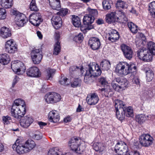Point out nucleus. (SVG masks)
<instances>
[{"instance_id":"a18cd8bd","label":"nucleus","mask_w":155,"mask_h":155,"mask_svg":"<svg viewBox=\"0 0 155 155\" xmlns=\"http://www.w3.org/2000/svg\"><path fill=\"white\" fill-rule=\"evenodd\" d=\"M147 47L148 50L155 55V43L152 41L149 42L147 44Z\"/></svg>"},{"instance_id":"9b49d317","label":"nucleus","mask_w":155,"mask_h":155,"mask_svg":"<svg viewBox=\"0 0 155 155\" xmlns=\"http://www.w3.org/2000/svg\"><path fill=\"white\" fill-rule=\"evenodd\" d=\"M11 68L14 72L18 74H22L26 69L24 64L20 61L12 62Z\"/></svg>"},{"instance_id":"4c0bfd02","label":"nucleus","mask_w":155,"mask_h":155,"mask_svg":"<svg viewBox=\"0 0 155 155\" xmlns=\"http://www.w3.org/2000/svg\"><path fill=\"white\" fill-rule=\"evenodd\" d=\"M72 21L74 25L76 27H80L81 25L80 18L78 16L75 15H72Z\"/></svg>"},{"instance_id":"4468645a","label":"nucleus","mask_w":155,"mask_h":155,"mask_svg":"<svg viewBox=\"0 0 155 155\" xmlns=\"http://www.w3.org/2000/svg\"><path fill=\"white\" fill-rule=\"evenodd\" d=\"M121 49L125 58L127 59L131 60L134 54V52L131 48L124 44L122 45Z\"/></svg>"},{"instance_id":"9d476101","label":"nucleus","mask_w":155,"mask_h":155,"mask_svg":"<svg viewBox=\"0 0 155 155\" xmlns=\"http://www.w3.org/2000/svg\"><path fill=\"white\" fill-rule=\"evenodd\" d=\"M45 98L48 104H53L59 101L61 99L59 94L55 93H49L45 95Z\"/></svg>"},{"instance_id":"6e6552de","label":"nucleus","mask_w":155,"mask_h":155,"mask_svg":"<svg viewBox=\"0 0 155 155\" xmlns=\"http://www.w3.org/2000/svg\"><path fill=\"white\" fill-rule=\"evenodd\" d=\"M41 50L39 49L33 48L31 51V56L33 63L35 64H39L42 59Z\"/></svg>"},{"instance_id":"13d9d810","label":"nucleus","mask_w":155,"mask_h":155,"mask_svg":"<svg viewBox=\"0 0 155 155\" xmlns=\"http://www.w3.org/2000/svg\"><path fill=\"white\" fill-rule=\"evenodd\" d=\"M2 120L3 123L5 124H8L10 123V120H11V118L8 116H3Z\"/></svg>"},{"instance_id":"2eb2a0df","label":"nucleus","mask_w":155,"mask_h":155,"mask_svg":"<svg viewBox=\"0 0 155 155\" xmlns=\"http://www.w3.org/2000/svg\"><path fill=\"white\" fill-rule=\"evenodd\" d=\"M88 44L91 48L93 50L99 49L101 45L100 39L97 38L93 37L90 38Z\"/></svg>"},{"instance_id":"39448f33","label":"nucleus","mask_w":155,"mask_h":155,"mask_svg":"<svg viewBox=\"0 0 155 155\" xmlns=\"http://www.w3.org/2000/svg\"><path fill=\"white\" fill-rule=\"evenodd\" d=\"M128 81L124 78H116L111 83L113 89L117 91H120L122 88L126 87L128 85Z\"/></svg>"},{"instance_id":"f257e3e1","label":"nucleus","mask_w":155,"mask_h":155,"mask_svg":"<svg viewBox=\"0 0 155 155\" xmlns=\"http://www.w3.org/2000/svg\"><path fill=\"white\" fill-rule=\"evenodd\" d=\"M26 109L24 101L21 99L15 100L12 107L11 113L15 118L20 119L25 113Z\"/></svg>"},{"instance_id":"412c9836","label":"nucleus","mask_w":155,"mask_h":155,"mask_svg":"<svg viewBox=\"0 0 155 155\" xmlns=\"http://www.w3.org/2000/svg\"><path fill=\"white\" fill-rule=\"evenodd\" d=\"M51 22L53 26L56 29H58L62 25L61 19L60 17L58 15L53 16L51 19Z\"/></svg>"},{"instance_id":"f03ea898","label":"nucleus","mask_w":155,"mask_h":155,"mask_svg":"<svg viewBox=\"0 0 155 155\" xmlns=\"http://www.w3.org/2000/svg\"><path fill=\"white\" fill-rule=\"evenodd\" d=\"M30 8L32 11L36 12L38 11V8L36 6L35 0H32L30 4ZM29 21L34 25L38 26L42 21L43 19L41 14L35 12L29 16Z\"/></svg>"},{"instance_id":"423d86ee","label":"nucleus","mask_w":155,"mask_h":155,"mask_svg":"<svg viewBox=\"0 0 155 155\" xmlns=\"http://www.w3.org/2000/svg\"><path fill=\"white\" fill-rule=\"evenodd\" d=\"M137 56L144 61L150 62L152 61L154 54L149 51L148 49L143 48L137 51Z\"/></svg>"},{"instance_id":"774afa93","label":"nucleus","mask_w":155,"mask_h":155,"mask_svg":"<svg viewBox=\"0 0 155 155\" xmlns=\"http://www.w3.org/2000/svg\"><path fill=\"white\" fill-rule=\"evenodd\" d=\"M71 120V118L70 117L68 116L65 117L64 120V121L65 123H67L70 122Z\"/></svg>"},{"instance_id":"f704fd0d","label":"nucleus","mask_w":155,"mask_h":155,"mask_svg":"<svg viewBox=\"0 0 155 155\" xmlns=\"http://www.w3.org/2000/svg\"><path fill=\"white\" fill-rule=\"evenodd\" d=\"M12 1L13 0H1V5L5 8H9L12 6Z\"/></svg>"},{"instance_id":"393cba45","label":"nucleus","mask_w":155,"mask_h":155,"mask_svg":"<svg viewBox=\"0 0 155 155\" xmlns=\"http://www.w3.org/2000/svg\"><path fill=\"white\" fill-rule=\"evenodd\" d=\"M48 117L49 120L53 123H56L59 120V116L56 111H51L49 113Z\"/></svg>"},{"instance_id":"f8f14e48","label":"nucleus","mask_w":155,"mask_h":155,"mask_svg":"<svg viewBox=\"0 0 155 155\" xmlns=\"http://www.w3.org/2000/svg\"><path fill=\"white\" fill-rule=\"evenodd\" d=\"M6 52L11 54L14 53L17 51V45L13 40L7 41L5 45Z\"/></svg>"},{"instance_id":"cd10ccee","label":"nucleus","mask_w":155,"mask_h":155,"mask_svg":"<svg viewBox=\"0 0 155 155\" xmlns=\"http://www.w3.org/2000/svg\"><path fill=\"white\" fill-rule=\"evenodd\" d=\"M50 5L52 8L55 10H59L61 9L60 0H48Z\"/></svg>"},{"instance_id":"864d4df0","label":"nucleus","mask_w":155,"mask_h":155,"mask_svg":"<svg viewBox=\"0 0 155 155\" xmlns=\"http://www.w3.org/2000/svg\"><path fill=\"white\" fill-rule=\"evenodd\" d=\"M6 16V10L3 8H0V19H4Z\"/></svg>"},{"instance_id":"49530a36","label":"nucleus","mask_w":155,"mask_h":155,"mask_svg":"<svg viewBox=\"0 0 155 155\" xmlns=\"http://www.w3.org/2000/svg\"><path fill=\"white\" fill-rule=\"evenodd\" d=\"M60 43L58 41H57L54 45L53 54L55 55H57L61 51V46Z\"/></svg>"},{"instance_id":"58836bf2","label":"nucleus","mask_w":155,"mask_h":155,"mask_svg":"<svg viewBox=\"0 0 155 155\" xmlns=\"http://www.w3.org/2000/svg\"><path fill=\"white\" fill-rule=\"evenodd\" d=\"M93 147L96 151H99L100 152H102L104 150V146L101 143L96 142L94 143Z\"/></svg>"},{"instance_id":"dca6fc26","label":"nucleus","mask_w":155,"mask_h":155,"mask_svg":"<svg viewBox=\"0 0 155 155\" xmlns=\"http://www.w3.org/2000/svg\"><path fill=\"white\" fill-rule=\"evenodd\" d=\"M12 147L19 154H23L28 153L24 144L19 143L18 140H17L13 145Z\"/></svg>"},{"instance_id":"052dcab7","label":"nucleus","mask_w":155,"mask_h":155,"mask_svg":"<svg viewBox=\"0 0 155 155\" xmlns=\"http://www.w3.org/2000/svg\"><path fill=\"white\" fill-rule=\"evenodd\" d=\"M84 146L83 147L82 146L78 145V147L77 148V149L75 150V151L77 153L81 154L84 150Z\"/></svg>"},{"instance_id":"20e7f679","label":"nucleus","mask_w":155,"mask_h":155,"mask_svg":"<svg viewBox=\"0 0 155 155\" xmlns=\"http://www.w3.org/2000/svg\"><path fill=\"white\" fill-rule=\"evenodd\" d=\"M88 67V70L86 71L84 78V81L86 83L91 81L92 76H97L100 75L101 73V70L97 64L90 63Z\"/></svg>"},{"instance_id":"e433bc0d","label":"nucleus","mask_w":155,"mask_h":155,"mask_svg":"<svg viewBox=\"0 0 155 155\" xmlns=\"http://www.w3.org/2000/svg\"><path fill=\"white\" fill-rule=\"evenodd\" d=\"M118 17H117L118 20L122 23H125L128 21V18L126 17L124 14L121 11H119L117 13Z\"/></svg>"},{"instance_id":"c03bdc74","label":"nucleus","mask_w":155,"mask_h":155,"mask_svg":"<svg viewBox=\"0 0 155 155\" xmlns=\"http://www.w3.org/2000/svg\"><path fill=\"white\" fill-rule=\"evenodd\" d=\"M128 26L131 32L133 33H136L138 31V27L132 22L128 23Z\"/></svg>"},{"instance_id":"69168bd1","label":"nucleus","mask_w":155,"mask_h":155,"mask_svg":"<svg viewBox=\"0 0 155 155\" xmlns=\"http://www.w3.org/2000/svg\"><path fill=\"white\" fill-rule=\"evenodd\" d=\"M38 124L39 125L40 128L41 129L43 128L44 126H45L47 124L46 123L41 121H38Z\"/></svg>"},{"instance_id":"09e8293b","label":"nucleus","mask_w":155,"mask_h":155,"mask_svg":"<svg viewBox=\"0 0 155 155\" xmlns=\"http://www.w3.org/2000/svg\"><path fill=\"white\" fill-rule=\"evenodd\" d=\"M81 81L79 78H75L73 81L71 83V85L73 87L80 86L81 84Z\"/></svg>"},{"instance_id":"473e14b6","label":"nucleus","mask_w":155,"mask_h":155,"mask_svg":"<svg viewBox=\"0 0 155 155\" xmlns=\"http://www.w3.org/2000/svg\"><path fill=\"white\" fill-rule=\"evenodd\" d=\"M94 18L93 17L89 15H85L84 16L83 23L84 25H91L93 22Z\"/></svg>"},{"instance_id":"5fc2aeb1","label":"nucleus","mask_w":155,"mask_h":155,"mask_svg":"<svg viewBox=\"0 0 155 155\" xmlns=\"http://www.w3.org/2000/svg\"><path fill=\"white\" fill-rule=\"evenodd\" d=\"M101 85L104 86L107 85L108 83L106 80V78L104 77H100L98 79Z\"/></svg>"},{"instance_id":"b1692460","label":"nucleus","mask_w":155,"mask_h":155,"mask_svg":"<svg viewBox=\"0 0 155 155\" xmlns=\"http://www.w3.org/2000/svg\"><path fill=\"white\" fill-rule=\"evenodd\" d=\"M109 37L108 39L112 42L116 41L120 38L119 33L116 30H112L109 33Z\"/></svg>"},{"instance_id":"0eeeda50","label":"nucleus","mask_w":155,"mask_h":155,"mask_svg":"<svg viewBox=\"0 0 155 155\" xmlns=\"http://www.w3.org/2000/svg\"><path fill=\"white\" fill-rule=\"evenodd\" d=\"M13 13L15 16L14 19L15 23L19 27L24 26L27 21L25 15L16 11H14Z\"/></svg>"},{"instance_id":"7c9ffc66","label":"nucleus","mask_w":155,"mask_h":155,"mask_svg":"<svg viewBox=\"0 0 155 155\" xmlns=\"http://www.w3.org/2000/svg\"><path fill=\"white\" fill-rule=\"evenodd\" d=\"M110 67V62L108 61L104 60L101 63L100 68H101L102 70L108 71ZM101 70V69H100Z\"/></svg>"},{"instance_id":"3c124183","label":"nucleus","mask_w":155,"mask_h":155,"mask_svg":"<svg viewBox=\"0 0 155 155\" xmlns=\"http://www.w3.org/2000/svg\"><path fill=\"white\" fill-rule=\"evenodd\" d=\"M125 116L127 117H132L133 116V111L131 107H126Z\"/></svg>"},{"instance_id":"e2e57ef3","label":"nucleus","mask_w":155,"mask_h":155,"mask_svg":"<svg viewBox=\"0 0 155 155\" xmlns=\"http://www.w3.org/2000/svg\"><path fill=\"white\" fill-rule=\"evenodd\" d=\"M132 81L133 83L137 85L139 84L140 83L139 79L137 77H134Z\"/></svg>"},{"instance_id":"aec40b11","label":"nucleus","mask_w":155,"mask_h":155,"mask_svg":"<svg viewBox=\"0 0 155 155\" xmlns=\"http://www.w3.org/2000/svg\"><path fill=\"white\" fill-rule=\"evenodd\" d=\"M98 96L95 93H91L88 95L86 98L88 104L90 105H95L98 102Z\"/></svg>"},{"instance_id":"bb28decb","label":"nucleus","mask_w":155,"mask_h":155,"mask_svg":"<svg viewBox=\"0 0 155 155\" xmlns=\"http://www.w3.org/2000/svg\"><path fill=\"white\" fill-rule=\"evenodd\" d=\"M146 74L147 81L148 82L152 80L154 77V73L152 70L148 68H146L144 69Z\"/></svg>"},{"instance_id":"ea45409f","label":"nucleus","mask_w":155,"mask_h":155,"mask_svg":"<svg viewBox=\"0 0 155 155\" xmlns=\"http://www.w3.org/2000/svg\"><path fill=\"white\" fill-rule=\"evenodd\" d=\"M55 70L54 69L48 68L46 70V78L47 80H51L54 75Z\"/></svg>"},{"instance_id":"bf43d9fd","label":"nucleus","mask_w":155,"mask_h":155,"mask_svg":"<svg viewBox=\"0 0 155 155\" xmlns=\"http://www.w3.org/2000/svg\"><path fill=\"white\" fill-rule=\"evenodd\" d=\"M68 10L67 8H62L58 14L62 16H64L67 14L68 12Z\"/></svg>"},{"instance_id":"c9c22d12","label":"nucleus","mask_w":155,"mask_h":155,"mask_svg":"<svg viewBox=\"0 0 155 155\" xmlns=\"http://www.w3.org/2000/svg\"><path fill=\"white\" fill-rule=\"evenodd\" d=\"M115 12H112L106 15V20L107 23H111L115 21Z\"/></svg>"},{"instance_id":"c85d7f7f","label":"nucleus","mask_w":155,"mask_h":155,"mask_svg":"<svg viewBox=\"0 0 155 155\" xmlns=\"http://www.w3.org/2000/svg\"><path fill=\"white\" fill-rule=\"evenodd\" d=\"M115 107V110L126 109V105L122 101L117 99L115 101L114 103Z\"/></svg>"},{"instance_id":"4be33fe9","label":"nucleus","mask_w":155,"mask_h":155,"mask_svg":"<svg viewBox=\"0 0 155 155\" xmlns=\"http://www.w3.org/2000/svg\"><path fill=\"white\" fill-rule=\"evenodd\" d=\"M79 138L77 137L72 138H71L69 142V146L71 149L73 151H75L77 149V148L78 147Z\"/></svg>"},{"instance_id":"0e129e2a","label":"nucleus","mask_w":155,"mask_h":155,"mask_svg":"<svg viewBox=\"0 0 155 155\" xmlns=\"http://www.w3.org/2000/svg\"><path fill=\"white\" fill-rule=\"evenodd\" d=\"M19 80V78L17 76H16L13 80V82L12 83V87H14L15 85L17 83L18 81Z\"/></svg>"},{"instance_id":"a211bd4d","label":"nucleus","mask_w":155,"mask_h":155,"mask_svg":"<svg viewBox=\"0 0 155 155\" xmlns=\"http://www.w3.org/2000/svg\"><path fill=\"white\" fill-rule=\"evenodd\" d=\"M26 74L29 77L35 78L40 77L41 74L39 70L36 67H32L28 69Z\"/></svg>"},{"instance_id":"603ef678","label":"nucleus","mask_w":155,"mask_h":155,"mask_svg":"<svg viewBox=\"0 0 155 155\" xmlns=\"http://www.w3.org/2000/svg\"><path fill=\"white\" fill-rule=\"evenodd\" d=\"M87 10L89 12V15L93 17L94 18L95 17L97 16L98 14V12L96 9H91L88 8Z\"/></svg>"},{"instance_id":"680f3d73","label":"nucleus","mask_w":155,"mask_h":155,"mask_svg":"<svg viewBox=\"0 0 155 155\" xmlns=\"http://www.w3.org/2000/svg\"><path fill=\"white\" fill-rule=\"evenodd\" d=\"M31 136L33 138L36 140H39L41 139L42 138V136L40 135V134H32L31 135Z\"/></svg>"},{"instance_id":"ddd939ff","label":"nucleus","mask_w":155,"mask_h":155,"mask_svg":"<svg viewBox=\"0 0 155 155\" xmlns=\"http://www.w3.org/2000/svg\"><path fill=\"white\" fill-rule=\"evenodd\" d=\"M128 147L124 142L118 143L115 146V151L118 154H125L128 152Z\"/></svg>"},{"instance_id":"a19ab883","label":"nucleus","mask_w":155,"mask_h":155,"mask_svg":"<svg viewBox=\"0 0 155 155\" xmlns=\"http://www.w3.org/2000/svg\"><path fill=\"white\" fill-rule=\"evenodd\" d=\"M100 90L101 92H104V93L105 94H107V96H111L113 94L110 86L108 85L104 86V88H102Z\"/></svg>"},{"instance_id":"c756f323","label":"nucleus","mask_w":155,"mask_h":155,"mask_svg":"<svg viewBox=\"0 0 155 155\" xmlns=\"http://www.w3.org/2000/svg\"><path fill=\"white\" fill-rule=\"evenodd\" d=\"M10 61V58L8 54H3L0 55V63L2 64H7Z\"/></svg>"},{"instance_id":"1a4fd4ad","label":"nucleus","mask_w":155,"mask_h":155,"mask_svg":"<svg viewBox=\"0 0 155 155\" xmlns=\"http://www.w3.org/2000/svg\"><path fill=\"white\" fill-rule=\"evenodd\" d=\"M153 138L148 134H144L142 135L140 138V144L145 147H148L151 145L153 143Z\"/></svg>"},{"instance_id":"2f4dec72","label":"nucleus","mask_w":155,"mask_h":155,"mask_svg":"<svg viewBox=\"0 0 155 155\" xmlns=\"http://www.w3.org/2000/svg\"><path fill=\"white\" fill-rule=\"evenodd\" d=\"M128 6L127 3L121 0H117L116 3V7L119 9H127Z\"/></svg>"},{"instance_id":"8fccbe9b","label":"nucleus","mask_w":155,"mask_h":155,"mask_svg":"<svg viewBox=\"0 0 155 155\" xmlns=\"http://www.w3.org/2000/svg\"><path fill=\"white\" fill-rule=\"evenodd\" d=\"M146 117L145 115L140 114L137 115L136 117V120L139 123H143L146 120Z\"/></svg>"},{"instance_id":"5701e85b","label":"nucleus","mask_w":155,"mask_h":155,"mask_svg":"<svg viewBox=\"0 0 155 155\" xmlns=\"http://www.w3.org/2000/svg\"><path fill=\"white\" fill-rule=\"evenodd\" d=\"M0 34L2 38H5L11 36V31L9 28L6 27H3L1 29Z\"/></svg>"},{"instance_id":"4d7b16f0","label":"nucleus","mask_w":155,"mask_h":155,"mask_svg":"<svg viewBox=\"0 0 155 155\" xmlns=\"http://www.w3.org/2000/svg\"><path fill=\"white\" fill-rule=\"evenodd\" d=\"M60 83L63 85H67L69 84V81H68V79L64 77H62L59 81Z\"/></svg>"},{"instance_id":"f3484780","label":"nucleus","mask_w":155,"mask_h":155,"mask_svg":"<svg viewBox=\"0 0 155 155\" xmlns=\"http://www.w3.org/2000/svg\"><path fill=\"white\" fill-rule=\"evenodd\" d=\"M22 117L20 119V124L21 126L24 128L29 127L33 122V120L31 117L29 115Z\"/></svg>"},{"instance_id":"6ab92c4d","label":"nucleus","mask_w":155,"mask_h":155,"mask_svg":"<svg viewBox=\"0 0 155 155\" xmlns=\"http://www.w3.org/2000/svg\"><path fill=\"white\" fill-rule=\"evenodd\" d=\"M83 67H79L73 66L70 67L69 71L70 75L72 77H76L79 74H83Z\"/></svg>"},{"instance_id":"338daca9","label":"nucleus","mask_w":155,"mask_h":155,"mask_svg":"<svg viewBox=\"0 0 155 155\" xmlns=\"http://www.w3.org/2000/svg\"><path fill=\"white\" fill-rule=\"evenodd\" d=\"M54 38L55 39L57 40V41H59L60 38V34L58 32H55L54 34Z\"/></svg>"},{"instance_id":"72a5a7b5","label":"nucleus","mask_w":155,"mask_h":155,"mask_svg":"<svg viewBox=\"0 0 155 155\" xmlns=\"http://www.w3.org/2000/svg\"><path fill=\"white\" fill-rule=\"evenodd\" d=\"M126 110H115L116 114L117 117L120 120H123L125 116Z\"/></svg>"},{"instance_id":"79ce46f5","label":"nucleus","mask_w":155,"mask_h":155,"mask_svg":"<svg viewBox=\"0 0 155 155\" xmlns=\"http://www.w3.org/2000/svg\"><path fill=\"white\" fill-rule=\"evenodd\" d=\"M149 11L151 15L155 18V1H153L150 4Z\"/></svg>"},{"instance_id":"de8ad7c7","label":"nucleus","mask_w":155,"mask_h":155,"mask_svg":"<svg viewBox=\"0 0 155 155\" xmlns=\"http://www.w3.org/2000/svg\"><path fill=\"white\" fill-rule=\"evenodd\" d=\"M61 154V153L58 147L50 149L48 153V155H60Z\"/></svg>"},{"instance_id":"7ed1b4c3","label":"nucleus","mask_w":155,"mask_h":155,"mask_svg":"<svg viewBox=\"0 0 155 155\" xmlns=\"http://www.w3.org/2000/svg\"><path fill=\"white\" fill-rule=\"evenodd\" d=\"M134 64H130L126 62H120L117 65L115 71L119 75L125 76L136 71Z\"/></svg>"},{"instance_id":"6e6d98bb","label":"nucleus","mask_w":155,"mask_h":155,"mask_svg":"<svg viewBox=\"0 0 155 155\" xmlns=\"http://www.w3.org/2000/svg\"><path fill=\"white\" fill-rule=\"evenodd\" d=\"M83 38L84 37L82 34L79 33L74 38L73 40L75 42H78V41L82 40Z\"/></svg>"},{"instance_id":"37998d69","label":"nucleus","mask_w":155,"mask_h":155,"mask_svg":"<svg viewBox=\"0 0 155 155\" xmlns=\"http://www.w3.org/2000/svg\"><path fill=\"white\" fill-rule=\"evenodd\" d=\"M112 5V1L110 0H104L102 2L103 8L105 10L110 9Z\"/></svg>"},{"instance_id":"a878e982","label":"nucleus","mask_w":155,"mask_h":155,"mask_svg":"<svg viewBox=\"0 0 155 155\" xmlns=\"http://www.w3.org/2000/svg\"><path fill=\"white\" fill-rule=\"evenodd\" d=\"M24 144L28 153L32 150L36 145L35 142L31 139L28 140Z\"/></svg>"}]
</instances>
